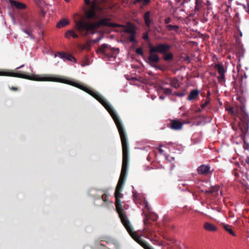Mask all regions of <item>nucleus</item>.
<instances>
[{
	"label": "nucleus",
	"instance_id": "obj_10",
	"mask_svg": "<svg viewBox=\"0 0 249 249\" xmlns=\"http://www.w3.org/2000/svg\"><path fill=\"white\" fill-rule=\"evenodd\" d=\"M149 45L153 48V52L160 53L162 54H164L166 52H168L171 48V45L167 43H158L156 46H153L151 43Z\"/></svg>",
	"mask_w": 249,
	"mask_h": 249
},
{
	"label": "nucleus",
	"instance_id": "obj_4",
	"mask_svg": "<svg viewBox=\"0 0 249 249\" xmlns=\"http://www.w3.org/2000/svg\"><path fill=\"white\" fill-rule=\"evenodd\" d=\"M132 238L144 249H154L146 241L142 238L137 233L133 231V229L128 220L125 223H123Z\"/></svg>",
	"mask_w": 249,
	"mask_h": 249
},
{
	"label": "nucleus",
	"instance_id": "obj_18",
	"mask_svg": "<svg viewBox=\"0 0 249 249\" xmlns=\"http://www.w3.org/2000/svg\"><path fill=\"white\" fill-rule=\"evenodd\" d=\"M203 228L207 231H217V227L214 225L209 223V222H205L204 224Z\"/></svg>",
	"mask_w": 249,
	"mask_h": 249
},
{
	"label": "nucleus",
	"instance_id": "obj_21",
	"mask_svg": "<svg viewBox=\"0 0 249 249\" xmlns=\"http://www.w3.org/2000/svg\"><path fill=\"white\" fill-rule=\"evenodd\" d=\"M21 30L27 34L29 36H31L32 35V26L22 25Z\"/></svg>",
	"mask_w": 249,
	"mask_h": 249
},
{
	"label": "nucleus",
	"instance_id": "obj_47",
	"mask_svg": "<svg viewBox=\"0 0 249 249\" xmlns=\"http://www.w3.org/2000/svg\"><path fill=\"white\" fill-rule=\"evenodd\" d=\"M146 217H147V219L146 220V219H144V224H145L146 222H147V221L149 219H151V218L149 217V216L147 215L146 216Z\"/></svg>",
	"mask_w": 249,
	"mask_h": 249
},
{
	"label": "nucleus",
	"instance_id": "obj_31",
	"mask_svg": "<svg viewBox=\"0 0 249 249\" xmlns=\"http://www.w3.org/2000/svg\"><path fill=\"white\" fill-rule=\"evenodd\" d=\"M166 28L169 31H175L176 32H178L179 29V27L178 25H172L170 24H168L166 26Z\"/></svg>",
	"mask_w": 249,
	"mask_h": 249
},
{
	"label": "nucleus",
	"instance_id": "obj_50",
	"mask_svg": "<svg viewBox=\"0 0 249 249\" xmlns=\"http://www.w3.org/2000/svg\"><path fill=\"white\" fill-rule=\"evenodd\" d=\"M189 191V192H190V193H191L192 194V195H193V196H195V197H196V195L195 193H194V192H192V191Z\"/></svg>",
	"mask_w": 249,
	"mask_h": 249
},
{
	"label": "nucleus",
	"instance_id": "obj_58",
	"mask_svg": "<svg viewBox=\"0 0 249 249\" xmlns=\"http://www.w3.org/2000/svg\"><path fill=\"white\" fill-rule=\"evenodd\" d=\"M200 191L201 192L204 193H205V191H204V190H202V189H200Z\"/></svg>",
	"mask_w": 249,
	"mask_h": 249
},
{
	"label": "nucleus",
	"instance_id": "obj_26",
	"mask_svg": "<svg viewBox=\"0 0 249 249\" xmlns=\"http://www.w3.org/2000/svg\"><path fill=\"white\" fill-rule=\"evenodd\" d=\"M219 187L218 186L215 185L213 186H212L210 188L209 190H206L205 192V194H213L214 193H217L219 191Z\"/></svg>",
	"mask_w": 249,
	"mask_h": 249
},
{
	"label": "nucleus",
	"instance_id": "obj_19",
	"mask_svg": "<svg viewBox=\"0 0 249 249\" xmlns=\"http://www.w3.org/2000/svg\"><path fill=\"white\" fill-rule=\"evenodd\" d=\"M10 3L12 4L14 7L18 9H24L26 8V5L23 3L18 2L15 0H10Z\"/></svg>",
	"mask_w": 249,
	"mask_h": 249
},
{
	"label": "nucleus",
	"instance_id": "obj_54",
	"mask_svg": "<svg viewBox=\"0 0 249 249\" xmlns=\"http://www.w3.org/2000/svg\"><path fill=\"white\" fill-rule=\"evenodd\" d=\"M247 11L249 14V2L248 3V10Z\"/></svg>",
	"mask_w": 249,
	"mask_h": 249
},
{
	"label": "nucleus",
	"instance_id": "obj_25",
	"mask_svg": "<svg viewBox=\"0 0 249 249\" xmlns=\"http://www.w3.org/2000/svg\"><path fill=\"white\" fill-rule=\"evenodd\" d=\"M71 36L74 38H77L78 37V35L72 30H68L65 33V37L67 38H70Z\"/></svg>",
	"mask_w": 249,
	"mask_h": 249
},
{
	"label": "nucleus",
	"instance_id": "obj_60",
	"mask_svg": "<svg viewBox=\"0 0 249 249\" xmlns=\"http://www.w3.org/2000/svg\"><path fill=\"white\" fill-rule=\"evenodd\" d=\"M189 59H189V56H187V58H186V60H189Z\"/></svg>",
	"mask_w": 249,
	"mask_h": 249
},
{
	"label": "nucleus",
	"instance_id": "obj_3",
	"mask_svg": "<svg viewBox=\"0 0 249 249\" xmlns=\"http://www.w3.org/2000/svg\"><path fill=\"white\" fill-rule=\"evenodd\" d=\"M200 110H196L194 113L192 114L188 112L189 110H187L186 112L182 114V118H186V120H182V122L178 120H171L170 124V128L174 130L181 129L182 128L183 124H189L191 122L188 120L190 118L196 119V122L197 123L205 121V116L201 114Z\"/></svg>",
	"mask_w": 249,
	"mask_h": 249
},
{
	"label": "nucleus",
	"instance_id": "obj_32",
	"mask_svg": "<svg viewBox=\"0 0 249 249\" xmlns=\"http://www.w3.org/2000/svg\"><path fill=\"white\" fill-rule=\"evenodd\" d=\"M127 169H125L124 167L122 168L121 175L120 177H122L125 180V178L127 175Z\"/></svg>",
	"mask_w": 249,
	"mask_h": 249
},
{
	"label": "nucleus",
	"instance_id": "obj_30",
	"mask_svg": "<svg viewBox=\"0 0 249 249\" xmlns=\"http://www.w3.org/2000/svg\"><path fill=\"white\" fill-rule=\"evenodd\" d=\"M86 15L89 18H96V14L94 10H90L88 11L86 13Z\"/></svg>",
	"mask_w": 249,
	"mask_h": 249
},
{
	"label": "nucleus",
	"instance_id": "obj_40",
	"mask_svg": "<svg viewBox=\"0 0 249 249\" xmlns=\"http://www.w3.org/2000/svg\"><path fill=\"white\" fill-rule=\"evenodd\" d=\"M210 101V98H206V99L205 100L204 103H202L201 105V107L202 108H203L204 107H206L209 103Z\"/></svg>",
	"mask_w": 249,
	"mask_h": 249
},
{
	"label": "nucleus",
	"instance_id": "obj_44",
	"mask_svg": "<svg viewBox=\"0 0 249 249\" xmlns=\"http://www.w3.org/2000/svg\"><path fill=\"white\" fill-rule=\"evenodd\" d=\"M171 18L170 17H168L164 19V23L168 25V24L171 22Z\"/></svg>",
	"mask_w": 249,
	"mask_h": 249
},
{
	"label": "nucleus",
	"instance_id": "obj_12",
	"mask_svg": "<svg viewBox=\"0 0 249 249\" xmlns=\"http://www.w3.org/2000/svg\"><path fill=\"white\" fill-rule=\"evenodd\" d=\"M148 46L149 48V55L148 56V59L149 62H150V64H153L159 62L160 58L159 55L157 54H156V52H153V48H152L150 46L148 45Z\"/></svg>",
	"mask_w": 249,
	"mask_h": 249
},
{
	"label": "nucleus",
	"instance_id": "obj_5",
	"mask_svg": "<svg viewBox=\"0 0 249 249\" xmlns=\"http://www.w3.org/2000/svg\"><path fill=\"white\" fill-rule=\"evenodd\" d=\"M132 238L144 249H154L146 241L142 238L137 233L133 231V229L128 220L125 223H123Z\"/></svg>",
	"mask_w": 249,
	"mask_h": 249
},
{
	"label": "nucleus",
	"instance_id": "obj_6",
	"mask_svg": "<svg viewBox=\"0 0 249 249\" xmlns=\"http://www.w3.org/2000/svg\"><path fill=\"white\" fill-rule=\"evenodd\" d=\"M229 113L233 117L238 118L244 124L241 126L243 134H246L248 129L249 116L245 110H228Z\"/></svg>",
	"mask_w": 249,
	"mask_h": 249
},
{
	"label": "nucleus",
	"instance_id": "obj_22",
	"mask_svg": "<svg viewBox=\"0 0 249 249\" xmlns=\"http://www.w3.org/2000/svg\"><path fill=\"white\" fill-rule=\"evenodd\" d=\"M221 226L227 232H228L232 236H236L234 232L232 231L231 229V226L228 225V224H225L224 223H221Z\"/></svg>",
	"mask_w": 249,
	"mask_h": 249
},
{
	"label": "nucleus",
	"instance_id": "obj_38",
	"mask_svg": "<svg viewBox=\"0 0 249 249\" xmlns=\"http://www.w3.org/2000/svg\"><path fill=\"white\" fill-rule=\"evenodd\" d=\"M102 199L104 202H108V195L106 193H104L101 196Z\"/></svg>",
	"mask_w": 249,
	"mask_h": 249
},
{
	"label": "nucleus",
	"instance_id": "obj_57",
	"mask_svg": "<svg viewBox=\"0 0 249 249\" xmlns=\"http://www.w3.org/2000/svg\"><path fill=\"white\" fill-rule=\"evenodd\" d=\"M247 162L249 163V158L248 157L246 160Z\"/></svg>",
	"mask_w": 249,
	"mask_h": 249
},
{
	"label": "nucleus",
	"instance_id": "obj_34",
	"mask_svg": "<svg viewBox=\"0 0 249 249\" xmlns=\"http://www.w3.org/2000/svg\"><path fill=\"white\" fill-rule=\"evenodd\" d=\"M150 65L151 67L154 68L156 70H160L162 71H164L165 70L164 67L161 65H155L152 64H150Z\"/></svg>",
	"mask_w": 249,
	"mask_h": 249
},
{
	"label": "nucleus",
	"instance_id": "obj_41",
	"mask_svg": "<svg viewBox=\"0 0 249 249\" xmlns=\"http://www.w3.org/2000/svg\"><path fill=\"white\" fill-rule=\"evenodd\" d=\"M136 53L142 56H143V52L142 48H138L136 50Z\"/></svg>",
	"mask_w": 249,
	"mask_h": 249
},
{
	"label": "nucleus",
	"instance_id": "obj_14",
	"mask_svg": "<svg viewBox=\"0 0 249 249\" xmlns=\"http://www.w3.org/2000/svg\"><path fill=\"white\" fill-rule=\"evenodd\" d=\"M57 55L61 58L64 59L65 60H67L71 61H76L74 57L72 56V55L71 54L67 53L64 52H57V54L55 55V56Z\"/></svg>",
	"mask_w": 249,
	"mask_h": 249
},
{
	"label": "nucleus",
	"instance_id": "obj_45",
	"mask_svg": "<svg viewBox=\"0 0 249 249\" xmlns=\"http://www.w3.org/2000/svg\"><path fill=\"white\" fill-rule=\"evenodd\" d=\"M101 37H98V38L94 39L93 40V42L94 43H96L98 42L101 40Z\"/></svg>",
	"mask_w": 249,
	"mask_h": 249
},
{
	"label": "nucleus",
	"instance_id": "obj_2",
	"mask_svg": "<svg viewBox=\"0 0 249 249\" xmlns=\"http://www.w3.org/2000/svg\"><path fill=\"white\" fill-rule=\"evenodd\" d=\"M113 118L120 136L123 149V163L122 168L127 169L129 162V149L127 135L124 125L115 110H107Z\"/></svg>",
	"mask_w": 249,
	"mask_h": 249
},
{
	"label": "nucleus",
	"instance_id": "obj_37",
	"mask_svg": "<svg viewBox=\"0 0 249 249\" xmlns=\"http://www.w3.org/2000/svg\"><path fill=\"white\" fill-rule=\"evenodd\" d=\"M162 90L166 95H170L171 93L172 90L169 88H162Z\"/></svg>",
	"mask_w": 249,
	"mask_h": 249
},
{
	"label": "nucleus",
	"instance_id": "obj_64",
	"mask_svg": "<svg viewBox=\"0 0 249 249\" xmlns=\"http://www.w3.org/2000/svg\"><path fill=\"white\" fill-rule=\"evenodd\" d=\"M229 109H233V108H229Z\"/></svg>",
	"mask_w": 249,
	"mask_h": 249
},
{
	"label": "nucleus",
	"instance_id": "obj_35",
	"mask_svg": "<svg viewBox=\"0 0 249 249\" xmlns=\"http://www.w3.org/2000/svg\"><path fill=\"white\" fill-rule=\"evenodd\" d=\"M136 34L130 35L127 37V39L129 41L131 42H136L137 41L135 38Z\"/></svg>",
	"mask_w": 249,
	"mask_h": 249
},
{
	"label": "nucleus",
	"instance_id": "obj_20",
	"mask_svg": "<svg viewBox=\"0 0 249 249\" xmlns=\"http://www.w3.org/2000/svg\"><path fill=\"white\" fill-rule=\"evenodd\" d=\"M21 30L27 34L29 36H31L32 35V26L22 25Z\"/></svg>",
	"mask_w": 249,
	"mask_h": 249
},
{
	"label": "nucleus",
	"instance_id": "obj_49",
	"mask_svg": "<svg viewBox=\"0 0 249 249\" xmlns=\"http://www.w3.org/2000/svg\"><path fill=\"white\" fill-rule=\"evenodd\" d=\"M111 50L112 52H114V51H117V52H119V49L118 48H113V49H111Z\"/></svg>",
	"mask_w": 249,
	"mask_h": 249
},
{
	"label": "nucleus",
	"instance_id": "obj_17",
	"mask_svg": "<svg viewBox=\"0 0 249 249\" xmlns=\"http://www.w3.org/2000/svg\"><path fill=\"white\" fill-rule=\"evenodd\" d=\"M151 12L148 11L146 12L143 15V19L146 26L150 28L152 20L150 19Z\"/></svg>",
	"mask_w": 249,
	"mask_h": 249
},
{
	"label": "nucleus",
	"instance_id": "obj_55",
	"mask_svg": "<svg viewBox=\"0 0 249 249\" xmlns=\"http://www.w3.org/2000/svg\"><path fill=\"white\" fill-rule=\"evenodd\" d=\"M23 66H24V65H22L18 67L16 69L18 70V69H20V68H22Z\"/></svg>",
	"mask_w": 249,
	"mask_h": 249
},
{
	"label": "nucleus",
	"instance_id": "obj_51",
	"mask_svg": "<svg viewBox=\"0 0 249 249\" xmlns=\"http://www.w3.org/2000/svg\"><path fill=\"white\" fill-rule=\"evenodd\" d=\"M85 2L87 4H89V0H84Z\"/></svg>",
	"mask_w": 249,
	"mask_h": 249
},
{
	"label": "nucleus",
	"instance_id": "obj_56",
	"mask_svg": "<svg viewBox=\"0 0 249 249\" xmlns=\"http://www.w3.org/2000/svg\"><path fill=\"white\" fill-rule=\"evenodd\" d=\"M156 220H157V217H156V216L155 217H154V218H152V220H153V221H156Z\"/></svg>",
	"mask_w": 249,
	"mask_h": 249
},
{
	"label": "nucleus",
	"instance_id": "obj_62",
	"mask_svg": "<svg viewBox=\"0 0 249 249\" xmlns=\"http://www.w3.org/2000/svg\"><path fill=\"white\" fill-rule=\"evenodd\" d=\"M66 2H69V0H64Z\"/></svg>",
	"mask_w": 249,
	"mask_h": 249
},
{
	"label": "nucleus",
	"instance_id": "obj_8",
	"mask_svg": "<svg viewBox=\"0 0 249 249\" xmlns=\"http://www.w3.org/2000/svg\"><path fill=\"white\" fill-rule=\"evenodd\" d=\"M0 76H11L33 80V74H29L24 72H17L8 69H0Z\"/></svg>",
	"mask_w": 249,
	"mask_h": 249
},
{
	"label": "nucleus",
	"instance_id": "obj_28",
	"mask_svg": "<svg viewBox=\"0 0 249 249\" xmlns=\"http://www.w3.org/2000/svg\"><path fill=\"white\" fill-rule=\"evenodd\" d=\"M125 180L122 177H120L116 189H119L120 190L121 189V190H123Z\"/></svg>",
	"mask_w": 249,
	"mask_h": 249
},
{
	"label": "nucleus",
	"instance_id": "obj_52",
	"mask_svg": "<svg viewBox=\"0 0 249 249\" xmlns=\"http://www.w3.org/2000/svg\"><path fill=\"white\" fill-rule=\"evenodd\" d=\"M190 0H183L182 3H185V2H189Z\"/></svg>",
	"mask_w": 249,
	"mask_h": 249
},
{
	"label": "nucleus",
	"instance_id": "obj_59",
	"mask_svg": "<svg viewBox=\"0 0 249 249\" xmlns=\"http://www.w3.org/2000/svg\"><path fill=\"white\" fill-rule=\"evenodd\" d=\"M159 151L160 153H161L163 151V150L161 149H159Z\"/></svg>",
	"mask_w": 249,
	"mask_h": 249
},
{
	"label": "nucleus",
	"instance_id": "obj_39",
	"mask_svg": "<svg viewBox=\"0 0 249 249\" xmlns=\"http://www.w3.org/2000/svg\"><path fill=\"white\" fill-rule=\"evenodd\" d=\"M210 101V98H206V99L205 100L204 103H202L201 105V107L202 108H203L204 107H206L209 103Z\"/></svg>",
	"mask_w": 249,
	"mask_h": 249
},
{
	"label": "nucleus",
	"instance_id": "obj_43",
	"mask_svg": "<svg viewBox=\"0 0 249 249\" xmlns=\"http://www.w3.org/2000/svg\"><path fill=\"white\" fill-rule=\"evenodd\" d=\"M143 39L145 40H148L149 39V37H148V34L147 32H145L143 34V36H142Z\"/></svg>",
	"mask_w": 249,
	"mask_h": 249
},
{
	"label": "nucleus",
	"instance_id": "obj_15",
	"mask_svg": "<svg viewBox=\"0 0 249 249\" xmlns=\"http://www.w3.org/2000/svg\"><path fill=\"white\" fill-rule=\"evenodd\" d=\"M210 167L208 165L203 164L197 168V171L199 175H206L210 173Z\"/></svg>",
	"mask_w": 249,
	"mask_h": 249
},
{
	"label": "nucleus",
	"instance_id": "obj_11",
	"mask_svg": "<svg viewBox=\"0 0 249 249\" xmlns=\"http://www.w3.org/2000/svg\"><path fill=\"white\" fill-rule=\"evenodd\" d=\"M214 68L216 69L219 74V76L217 77L218 81L219 83L222 84L225 81V70L224 67L221 64H217L214 66Z\"/></svg>",
	"mask_w": 249,
	"mask_h": 249
},
{
	"label": "nucleus",
	"instance_id": "obj_9",
	"mask_svg": "<svg viewBox=\"0 0 249 249\" xmlns=\"http://www.w3.org/2000/svg\"><path fill=\"white\" fill-rule=\"evenodd\" d=\"M20 18L22 20V24L24 25H35L40 28V21L30 12H23L20 14Z\"/></svg>",
	"mask_w": 249,
	"mask_h": 249
},
{
	"label": "nucleus",
	"instance_id": "obj_23",
	"mask_svg": "<svg viewBox=\"0 0 249 249\" xmlns=\"http://www.w3.org/2000/svg\"><path fill=\"white\" fill-rule=\"evenodd\" d=\"M163 58L166 61H172L174 58V55L171 52H167L163 54Z\"/></svg>",
	"mask_w": 249,
	"mask_h": 249
},
{
	"label": "nucleus",
	"instance_id": "obj_1",
	"mask_svg": "<svg viewBox=\"0 0 249 249\" xmlns=\"http://www.w3.org/2000/svg\"><path fill=\"white\" fill-rule=\"evenodd\" d=\"M110 19L104 18L101 19L97 22H90L82 18L79 20L75 19V29L82 36L86 37L89 35H93L96 33V30L101 26L109 27H117L121 26L118 24L109 22Z\"/></svg>",
	"mask_w": 249,
	"mask_h": 249
},
{
	"label": "nucleus",
	"instance_id": "obj_16",
	"mask_svg": "<svg viewBox=\"0 0 249 249\" xmlns=\"http://www.w3.org/2000/svg\"><path fill=\"white\" fill-rule=\"evenodd\" d=\"M199 93V90L197 89L192 90L187 97V100L189 101H193L196 99L198 97Z\"/></svg>",
	"mask_w": 249,
	"mask_h": 249
},
{
	"label": "nucleus",
	"instance_id": "obj_24",
	"mask_svg": "<svg viewBox=\"0 0 249 249\" xmlns=\"http://www.w3.org/2000/svg\"><path fill=\"white\" fill-rule=\"evenodd\" d=\"M170 85L175 89H178L180 86L178 80L177 78H173L170 80Z\"/></svg>",
	"mask_w": 249,
	"mask_h": 249
},
{
	"label": "nucleus",
	"instance_id": "obj_61",
	"mask_svg": "<svg viewBox=\"0 0 249 249\" xmlns=\"http://www.w3.org/2000/svg\"><path fill=\"white\" fill-rule=\"evenodd\" d=\"M107 243L108 244L111 242V240H109V241H107Z\"/></svg>",
	"mask_w": 249,
	"mask_h": 249
},
{
	"label": "nucleus",
	"instance_id": "obj_29",
	"mask_svg": "<svg viewBox=\"0 0 249 249\" xmlns=\"http://www.w3.org/2000/svg\"><path fill=\"white\" fill-rule=\"evenodd\" d=\"M109 47V45L107 44H103L101 45V46L98 48L97 51L103 53H106V49H108Z\"/></svg>",
	"mask_w": 249,
	"mask_h": 249
},
{
	"label": "nucleus",
	"instance_id": "obj_27",
	"mask_svg": "<svg viewBox=\"0 0 249 249\" xmlns=\"http://www.w3.org/2000/svg\"><path fill=\"white\" fill-rule=\"evenodd\" d=\"M69 24V21L65 19H62L60 20L56 24V27L58 28H60L61 27H64L67 25Z\"/></svg>",
	"mask_w": 249,
	"mask_h": 249
},
{
	"label": "nucleus",
	"instance_id": "obj_63",
	"mask_svg": "<svg viewBox=\"0 0 249 249\" xmlns=\"http://www.w3.org/2000/svg\"><path fill=\"white\" fill-rule=\"evenodd\" d=\"M101 246H104L103 244H102L101 243H100V244Z\"/></svg>",
	"mask_w": 249,
	"mask_h": 249
},
{
	"label": "nucleus",
	"instance_id": "obj_53",
	"mask_svg": "<svg viewBox=\"0 0 249 249\" xmlns=\"http://www.w3.org/2000/svg\"><path fill=\"white\" fill-rule=\"evenodd\" d=\"M164 98H165V97H164V96H163V95H161V96H160V99H161V100L164 99Z\"/></svg>",
	"mask_w": 249,
	"mask_h": 249
},
{
	"label": "nucleus",
	"instance_id": "obj_7",
	"mask_svg": "<svg viewBox=\"0 0 249 249\" xmlns=\"http://www.w3.org/2000/svg\"><path fill=\"white\" fill-rule=\"evenodd\" d=\"M122 190L119 189H115V207L116 211L119 214V217L121 219V222L123 223H125L129 220L126 214L123 209V206L121 201V198L123 196V194L121 193Z\"/></svg>",
	"mask_w": 249,
	"mask_h": 249
},
{
	"label": "nucleus",
	"instance_id": "obj_48",
	"mask_svg": "<svg viewBox=\"0 0 249 249\" xmlns=\"http://www.w3.org/2000/svg\"><path fill=\"white\" fill-rule=\"evenodd\" d=\"M210 95H211V92L210 90H208L207 92V98H209V97L210 96Z\"/></svg>",
	"mask_w": 249,
	"mask_h": 249
},
{
	"label": "nucleus",
	"instance_id": "obj_13",
	"mask_svg": "<svg viewBox=\"0 0 249 249\" xmlns=\"http://www.w3.org/2000/svg\"><path fill=\"white\" fill-rule=\"evenodd\" d=\"M151 2V0H131V3L135 5L138 6L140 9L148 5Z\"/></svg>",
	"mask_w": 249,
	"mask_h": 249
},
{
	"label": "nucleus",
	"instance_id": "obj_36",
	"mask_svg": "<svg viewBox=\"0 0 249 249\" xmlns=\"http://www.w3.org/2000/svg\"><path fill=\"white\" fill-rule=\"evenodd\" d=\"M125 32L126 33H129L130 35L136 34V32L135 30L132 28H127L125 30Z\"/></svg>",
	"mask_w": 249,
	"mask_h": 249
},
{
	"label": "nucleus",
	"instance_id": "obj_42",
	"mask_svg": "<svg viewBox=\"0 0 249 249\" xmlns=\"http://www.w3.org/2000/svg\"><path fill=\"white\" fill-rule=\"evenodd\" d=\"M174 94L179 97H183L185 95L184 91L175 92Z\"/></svg>",
	"mask_w": 249,
	"mask_h": 249
},
{
	"label": "nucleus",
	"instance_id": "obj_33",
	"mask_svg": "<svg viewBox=\"0 0 249 249\" xmlns=\"http://www.w3.org/2000/svg\"><path fill=\"white\" fill-rule=\"evenodd\" d=\"M196 6L195 7V11H199L202 7L201 2L198 0H196Z\"/></svg>",
	"mask_w": 249,
	"mask_h": 249
},
{
	"label": "nucleus",
	"instance_id": "obj_46",
	"mask_svg": "<svg viewBox=\"0 0 249 249\" xmlns=\"http://www.w3.org/2000/svg\"><path fill=\"white\" fill-rule=\"evenodd\" d=\"M10 89L14 91H17L18 90V88L15 87H11L10 88Z\"/></svg>",
	"mask_w": 249,
	"mask_h": 249
}]
</instances>
